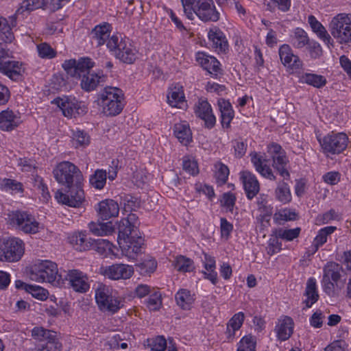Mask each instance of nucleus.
Wrapping results in <instances>:
<instances>
[{"label":"nucleus","instance_id":"obj_1","mask_svg":"<svg viewBox=\"0 0 351 351\" xmlns=\"http://www.w3.org/2000/svg\"><path fill=\"white\" fill-rule=\"evenodd\" d=\"M93 66L94 62L88 58H82L78 60L70 59L65 60L62 64V68L67 75L80 79V86L86 92L94 90L106 80V75L102 73L90 72Z\"/></svg>","mask_w":351,"mask_h":351},{"label":"nucleus","instance_id":"obj_2","mask_svg":"<svg viewBox=\"0 0 351 351\" xmlns=\"http://www.w3.org/2000/svg\"><path fill=\"white\" fill-rule=\"evenodd\" d=\"M181 2L186 16L191 20L194 19V15L204 22L219 19V13L213 0H181Z\"/></svg>","mask_w":351,"mask_h":351},{"label":"nucleus","instance_id":"obj_3","mask_svg":"<svg viewBox=\"0 0 351 351\" xmlns=\"http://www.w3.org/2000/svg\"><path fill=\"white\" fill-rule=\"evenodd\" d=\"M123 95L118 88L106 87L99 95L98 105L102 108V112L107 117L120 114L123 108Z\"/></svg>","mask_w":351,"mask_h":351},{"label":"nucleus","instance_id":"obj_4","mask_svg":"<svg viewBox=\"0 0 351 351\" xmlns=\"http://www.w3.org/2000/svg\"><path fill=\"white\" fill-rule=\"evenodd\" d=\"M95 300L99 310L112 314L123 306V300L109 287L101 284L95 289Z\"/></svg>","mask_w":351,"mask_h":351},{"label":"nucleus","instance_id":"obj_5","mask_svg":"<svg viewBox=\"0 0 351 351\" xmlns=\"http://www.w3.org/2000/svg\"><path fill=\"white\" fill-rule=\"evenodd\" d=\"M107 47L124 63L132 64L136 59V49L128 38L112 35L107 42Z\"/></svg>","mask_w":351,"mask_h":351},{"label":"nucleus","instance_id":"obj_6","mask_svg":"<svg viewBox=\"0 0 351 351\" xmlns=\"http://www.w3.org/2000/svg\"><path fill=\"white\" fill-rule=\"evenodd\" d=\"M54 178L59 184L71 187L74 184H82L83 175L80 169L69 161L59 163L53 169Z\"/></svg>","mask_w":351,"mask_h":351},{"label":"nucleus","instance_id":"obj_7","mask_svg":"<svg viewBox=\"0 0 351 351\" xmlns=\"http://www.w3.org/2000/svg\"><path fill=\"white\" fill-rule=\"evenodd\" d=\"M330 30L339 43L351 42V14H337L330 23Z\"/></svg>","mask_w":351,"mask_h":351},{"label":"nucleus","instance_id":"obj_8","mask_svg":"<svg viewBox=\"0 0 351 351\" xmlns=\"http://www.w3.org/2000/svg\"><path fill=\"white\" fill-rule=\"evenodd\" d=\"M324 154L326 156L339 154L343 152L348 146V137L343 132L335 133L332 132L319 139Z\"/></svg>","mask_w":351,"mask_h":351},{"label":"nucleus","instance_id":"obj_9","mask_svg":"<svg viewBox=\"0 0 351 351\" xmlns=\"http://www.w3.org/2000/svg\"><path fill=\"white\" fill-rule=\"evenodd\" d=\"M30 278L38 282L52 283L62 280L61 274H58L57 265L49 261H45L36 265L30 274Z\"/></svg>","mask_w":351,"mask_h":351},{"label":"nucleus","instance_id":"obj_10","mask_svg":"<svg viewBox=\"0 0 351 351\" xmlns=\"http://www.w3.org/2000/svg\"><path fill=\"white\" fill-rule=\"evenodd\" d=\"M23 254L24 245L21 239H0V261L16 262Z\"/></svg>","mask_w":351,"mask_h":351},{"label":"nucleus","instance_id":"obj_11","mask_svg":"<svg viewBox=\"0 0 351 351\" xmlns=\"http://www.w3.org/2000/svg\"><path fill=\"white\" fill-rule=\"evenodd\" d=\"M66 193H63L58 190L55 194V198L59 203L72 207H79L84 199V193L82 189V184H74L71 187H66Z\"/></svg>","mask_w":351,"mask_h":351},{"label":"nucleus","instance_id":"obj_12","mask_svg":"<svg viewBox=\"0 0 351 351\" xmlns=\"http://www.w3.org/2000/svg\"><path fill=\"white\" fill-rule=\"evenodd\" d=\"M268 152L273 160L272 167L284 179H289L290 174L287 166L289 160L285 151L277 143H272L268 146Z\"/></svg>","mask_w":351,"mask_h":351},{"label":"nucleus","instance_id":"obj_13","mask_svg":"<svg viewBox=\"0 0 351 351\" xmlns=\"http://www.w3.org/2000/svg\"><path fill=\"white\" fill-rule=\"evenodd\" d=\"M64 280L68 285L75 292L85 293L90 289L89 278L88 275L79 269H69L66 271Z\"/></svg>","mask_w":351,"mask_h":351},{"label":"nucleus","instance_id":"obj_14","mask_svg":"<svg viewBox=\"0 0 351 351\" xmlns=\"http://www.w3.org/2000/svg\"><path fill=\"white\" fill-rule=\"evenodd\" d=\"M10 224L16 226L25 233L35 234L38 232L39 223L34 217L25 212H15L10 215Z\"/></svg>","mask_w":351,"mask_h":351},{"label":"nucleus","instance_id":"obj_15","mask_svg":"<svg viewBox=\"0 0 351 351\" xmlns=\"http://www.w3.org/2000/svg\"><path fill=\"white\" fill-rule=\"evenodd\" d=\"M53 103L56 104L62 110L64 116L68 118L84 115L87 112V108L82 102H79L75 99L57 97L54 99Z\"/></svg>","mask_w":351,"mask_h":351},{"label":"nucleus","instance_id":"obj_16","mask_svg":"<svg viewBox=\"0 0 351 351\" xmlns=\"http://www.w3.org/2000/svg\"><path fill=\"white\" fill-rule=\"evenodd\" d=\"M136 219L134 214H130L127 218L120 220L118 223V238L119 241H127L132 237L138 236V229L136 225L132 222Z\"/></svg>","mask_w":351,"mask_h":351},{"label":"nucleus","instance_id":"obj_17","mask_svg":"<svg viewBox=\"0 0 351 351\" xmlns=\"http://www.w3.org/2000/svg\"><path fill=\"white\" fill-rule=\"evenodd\" d=\"M123 254L130 259H136L142 253L144 239L141 236L132 237L119 243Z\"/></svg>","mask_w":351,"mask_h":351},{"label":"nucleus","instance_id":"obj_18","mask_svg":"<svg viewBox=\"0 0 351 351\" xmlns=\"http://www.w3.org/2000/svg\"><path fill=\"white\" fill-rule=\"evenodd\" d=\"M196 60L211 77L217 78L219 75H222L220 62L215 57L199 52L196 55Z\"/></svg>","mask_w":351,"mask_h":351},{"label":"nucleus","instance_id":"obj_19","mask_svg":"<svg viewBox=\"0 0 351 351\" xmlns=\"http://www.w3.org/2000/svg\"><path fill=\"white\" fill-rule=\"evenodd\" d=\"M195 114L204 121V125L208 129L213 128L216 118L213 113L211 106L206 100L199 99L195 106Z\"/></svg>","mask_w":351,"mask_h":351},{"label":"nucleus","instance_id":"obj_20","mask_svg":"<svg viewBox=\"0 0 351 351\" xmlns=\"http://www.w3.org/2000/svg\"><path fill=\"white\" fill-rule=\"evenodd\" d=\"M279 56L283 65L293 71L300 69L302 66V61L298 56L293 53L288 45H282L279 49Z\"/></svg>","mask_w":351,"mask_h":351},{"label":"nucleus","instance_id":"obj_21","mask_svg":"<svg viewBox=\"0 0 351 351\" xmlns=\"http://www.w3.org/2000/svg\"><path fill=\"white\" fill-rule=\"evenodd\" d=\"M0 73L6 75L12 80H20L24 73V68L22 63L18 61L10 60L9 58L4 61L0 68Z\"/></svg>","mask_w":351,"mask_h":351},{"label":"nucleus","instance_id":"obj_22","mask_svg":"<svg viewBox=\"0 0 351 351\" xmlns=\"http://www.w3.org/2000/svg\"><path fill=\"white\" fill-rule=\"evenodd\" d=\"M134 273L133 267L125 264H114L105 270V275L112 280L128 279Z\"/></svg>","mask_w":351,"mask_h":351},{"label":"nucleus","instance_id":"obj_23","mask_svg":"<svg viewBox=\"0 0 351 351\" xmlns=\"http://www.w3.org/2000/svg\"><path fill=\"white\" fill-rule=\"evenodd\" d=\"M97 213L102 220H108L119 215V206L113 199H104L98 204Z\"/></svg>","mask_w":351,"mask_h":351},{"label":"nucleus","instance_id":"obj_24","mask_svg":"<svg viewBox=\"0 0 351 351\" xmlns=\"http://www.w3.org/2000/svg\"><path fill=\"white\" fill-rule=\"evenodd\" d=\"M241 178L243 181L247 197L249 199L254 198L260 190V184L256 176L250 171H243Z\"/></svg>","mask_w":351,"mask_h":351},{"label":"nucleus","instance_id":"obj_25","mask_svg":"<svg viewBox=\"0 0 351 351\" xmlns=\"http://www.w3.org/2000/svg\"><path fill=\"white\" fill-rule=\"evenodd\" d=\"M294 322L290 317L284 316L278 319L275 327L277 337L280 341H286L293 332Z\"/></svg>","mask_w":351,"mask_h":351},{"label":"nucleus","instance_id":"obj_26","mask_svg":"<svg viewBox=\"0 0 351 351\" xmlns=\"http://www.w3.org/2000/svg\"><path fill=\"white\" fill-rule=\"evenodd\" d=\"M21 123L20 117L9 109L0 112V129L3 131H12Z\"/></svg>","mask_w":351,"mask_h":351},{"label":"nucleus","instance_id":"obj_27","mask_svg":"<svg viewBox=\"0 0 351 351\" xmlns=\"http://www.w3.org/2000/svg\"><path fill=\"white\" fill-rule=\"evenodd\" d=\"M250 155L252 162L256 170L264 178L270 180H275L276 176L274 175L271 169L267 165V160L256 152H253Z\"/></svg>","mask_w":351,"mask_h":351},{"label":"nucleus","instance_id":"obj_28","mask_svg":"<svg viewBox=\"0 0 351 351\" xmlns=\"http://www.w3.org/2000/svg\"><path fill=\"white\" fill-rule=\"evenodd\" d=\"M110 28L111 26L108 23L96 25L90 33V39L95 43L97 46L103 45L105 43H107L110 38Z\"/></svg>","mask_w":351,"mask_h":351},{"label":"nucleus","instance_id":"obj_29","mask_svg":"<svg viewBox=\"0 0 351 351\" xmlns=\"http://www.w3.org/2000/svg\"><path fill=\"white\" fill-rule=\"evenodd\" d=\"M245 315L243 312L235 313L226 324V330L225 334L228 341H232L234 339L235 332L239 330L244 322Z\"/></svg>","mask_w":351,"mask_h":351},{"label":"nucleus","instance_id":"obj_30","mask_svg":"<svg viewBox=\"0 0 351 351\" xmlns=\"http://www.w3.org/2000/svg\"><path fill=\"white\" fill-rule=\"evenodd\" d=\"M46 7V0H23L21 6L16 11L14 15L10 17L11 25L16 26V15L21 14L25 11L31 12L39 8H45Z\"/></svg>","mask_w":351,"mask_h":351},{"label":"nucleus","instance_id":"obj_31","mask_svg":"<svg viewBox=\"0 0 351 351\" xmlns=\"http://www.w3.org/2000/svg\"><path fill=\"white\" fill-rule=\"evenodd\" d=\"M208 38L213 43V47L218 52H223L228 48V42L223 33L217 28L211 29Z\"/></svg>","mask_w":351,"mask_h":351},{"label":"nucleus","instance_id":"obj_32","mask_svg":"<svg viewBox=\"0 0 351 351\" xmlns=\"http://www.w3.org/2000/svg\"><path fill=\"white\" fill-rule=\"evenodd\" d=\"M323 270V278L333 281L337 286L341 273L343 272V267L337 263L331 261L327 263Z\"/></svg>","mask_w":351,"mask_h":351},{"label":"nucleus","instance_id":"obj_33","mask_svg":"<svg viewBox=\"0 0 351 351\" xmlns=\"http://www.w3.org/2000/svg\"><path fill=\"white\" fill-rule=\"evenodd\" d=\"M308 21L313 31L320 39H322L328 46L330 45H332V40L330 34L326 31V28L316 19L314 16H308Z\"/></svg>","mask_w":351,"mask_h":351},{"label":"nucleus","instance_id":"obj_34","mask_svg":"<svg viewBox=\"0 0 351 351\" xmlns=\"http://www.w3.org/2000/svg\"><path fill=\"white\" fill-rule=\"evenodd\" d=\"M175 136L183 145H186L192 141V133L186 122L176 123L173 127Z\"/></svg>","mask_w":351,"mask_h":351},{"label":"nucleus","instance_id":"obj_35","mask_svg":"<svg viewBox=\"0 0 351 351\" xmlns=\"http://www.w3.org/2000/svg\"><path fill=\"white\" fill-rule=\"evenodd\" d=\"M218 106L221 112V124L223 128H229L231 121L234 117V111L231 104L224 99L218 101Z\"/></svg>","mask_w":351,"mask_h":351},{"label":"nucleus","instance_id":"obj_36","mask_svg":"<svg viewBox=\"0 0 351 351\" xmlns=\"http://www.w3.org/2000/svg\"><path fill=\"white\" fill-rule=\"evenodd\" d=\"M90 231L96 236H106L114 231V227L111 221L100 223L90 222L88 225Z\"/></svg>","mask_w":351,"mask_h":351},{"label":"nucleus","instance_id":"obj_37","mask_svg":"<svg viewBox=\"0 0 351 351\" xmlns=\"http://www.w3.org/2000/svg\"><path fill=\"white\" fill-rule=\"evenodd\" d=\"M306 299L304 301L307 308H310L319 299V295L317 291L316 282L313 278L308 280L304 293Z\"/></svg>","mask_w":351,"mask_h":351},{"label":"nucleus","instance_id":"obj_38","mask_svg":"<svg viewBox=\"0 0 351 351\" xmlns=\"http://www.w3.org/2000/svg\"><path fill=\"white\" fill-rule=\"evenodd\" d=\"M300 82L307 84L317 88H320L324 86L327 82L325 77L308 73L303 74L300 78Z\"/></svg>","mask_w":351,"mask_h":351},{"label":"nucleus","instance_id":"obj_39","mask_svg":"<svg viewBox=\"0 0 351 351\" xmlns=\"http://www.w3.org/2000/svg\"><path fill=\"white\" fill-rule=\"evenodd\" d=\"M204 267L207 271H204V277L210 280L213 285L217 282V274L215 271V261L213 257L204 254Z\"/></svg>","mask_w":351,"mask_h":351},{"label":"nucleus","instance_id":"obj_40","mask_svg":"<svg viewBox=\"0 0 351 351\" xmlns=\"http://www.w3.org/2000/svg\"><path fill=\"white\" fill-rule=\"evenodd\" d=\"M91 248L101 255H107L112 252L113 245L107 239H98L90 240Z\"/></svg>","mask_w":351,"mask_h":351},{"label":"nucleus","instance_id":"obj_41","mask_svg":"<svg viewBox=\"0 0 351 351\" xmlns=\"http://www.w3.org/2000/svg\"><path fill=\"white\" fill-rule=\"evenodd\" d=\"M176 300L183 310H189L195 300L189 291L182 289L176 293Z\"/></svg>","mask_w":351,"mask_h":351},{"label":"nucleus","instance_id":"obj_42","mask_svg":"<svg viewBox=\"0 0 351 351\" xmlns=\"http://www.w3.org/2000/svg\"><path fill=\"white\" fill-rule=\"evenodd\" d=\"M90 240L93 239H87L86 236L83 233L75 234L71 237V243H73L77 250L86 251L91 248Z\"/></svg>","mask_w":351,"mask_h":351},{"label":"nucleus","instance_id":"obj_43","mask_svg":"<svg viewBox=\"0 0 351 351\" xmlns=\"http://www.w3.org/2000/svg\"><path fill=\"white\" fill-rule=\"evenodd\" d=\"M301 231L300 228L293 229L277 228L273 231V235L288 241H293L299 237Z\"/></svg>","mask_w":351,"mask_h":351},{"label":"nucleus","instance_id":"obj_44","mask_svg":"<svg viewBox=\"0 0 351 351\" xmlns=\"http://www.w3.org/2000/svg\"><path fill=\"white\" fill-rule=\"evenodd\" d=\"M335 230V226H327L319 230L318 234H317L313 241L315 252L320 246L326 242L327 237L333 233Z\"/></svg>","mask_w":351,"mask_h":351},{"label":"nucleus","instance_id":"obj_45","mask_svg":"<svg viewBox=\"0 0 351 351\" xmlns=\"http://www.w3.org/2000/svg\"><path fill=\"white\" fill-rule=\"evenodd\" d=\"M107 173L106 170L97 169L90 177V184L97 189H102L106 182Z\"/></svg>","mask_w":351,"mask_h":351},{"label":"nucleus","instance_id":"obj_46","mask_svg":"<svg viewBox=\"0 0 351 351\" xmlns=\"http://www.w3.org/2000/svg\"><path fill=\"white\" fill-rule=\"evenodd\" d=\"M184 95L182 86H176L170 89L167 99L171 106L176 107L178 104L184 101Z\"/></svg>","mask_w":351,"mask_h":351},{"label":"nucleus","instance_id":"obj_47","mask_svg":"<svg viewBox=\"0 0 351 351\" xmlns=\"http://www.w3.org/2000/svg\"><path fill=\"white\" fill-rule=\"evenodd\" d=\"M275 194L276 199L284 204L288 203L291 200L289 188L288 184L285 182H280L278 184Z\"/></svg>","mask_w":351,"mask_h":351},{"label":"nucleus","instance_id":"obj_48","mask_svg":"<svg viewBox=\"0 0 351 351\" xmlns=\"http://www.w3.org/2000/svg\"><path fill=\"white\" fill-rule=\"evenodd\" d=\"M292 40L293 46L298 49L303 48L310 42L306 32L300 28L295 29Z\"/></svg>","mask_w":351,"mask_h":351},{"label":"nucleus","instance_id":"obj_49","mask_svg":"<svg viewBox=\"0 0 351 351\" xmlns=\"http://www.w3.org/2000/svg\"><path fill=\"white\" fill-rule=\"evenodd\" d=\"M14 38L12 28L7 20L0 16V39L5 43H11Z\"/></svg>","mask_w":351,"mask_h":351},{"label":"nucleus","instance_id":"obj_50","mask_svg":"<svg viewBox=\"0 0 351 351\" xmlns=\"http://www.w3.org/2000/svg\"><path fill=\"white\" fill-rule=\"evenodd\" d=\"M297 214L290 209H283L274 215V220L276 223L281 225L284 221H293L296 219Z\"/></svg>","mask_w":351,"mask_h":351},{"label":"nucleus","instance_id":"obj_51","mask_svg":"<svg viewBox=\"0 0 351 351\" xmlns=\"http://www.w3.org/2000/svg\"><path fill=\"white\" fill-rule=\"evenodd\" d=\"M175 267L178 271L182 272H189L194 269L193 261L184 256L176 258Z\"/></svg>","mask_w":351,"mask_h":351},{"label":"nucleus","instance_id":"obj_52","mask_svg":"<svg viewBox=\"0 0 351 351\" xmlns=\"http://www.w3.org/2000/svg\"><path fill=\"white\" fill-rule=\"evenodd\" d=\"M45 341H46L45 343L36 351H60L62 350V344L56 338V335H50Z\"/></svg>","mask_w":351,"mask_h":351},{"label":"nucleus","instance_id":"obj_53","mask_svg":"<svg viewBox=\"0 0 351 351\" xmlns=\"http://www.w3.org/2000/svg\"><path fill=\"white\" fill-rule=\"evenodd\" d=\"M256 339L251 335L244 336L238 344L237 351H255Z\"/></svg>","mask_w":351,"mask_h":351},{"label":"nucleus","instance_id":"obj_54","mask_svg":"<svg viewBox=\"0 0 351 351\" xmlns=\"http://www.w3.org/2000/svg\"><path fill=\"white\" fill-rule=\"evenodd\" d=\"M27 287V293H31L34 298L42 301L45 300L48 298L49 293L45 289L32 285Z\"/></svg>","mask_w":351,"mask_h":351},{"label":"nucleus","instance_id":"obj_55","mask_svg":"<svg viewBox=\"0 0 351 351\" xmlns=\"http://www.w3.org/2000/svg\"><path fill=\"white\" fill-rule=\"evenodd\" d=\"M149 341L153 351H165L167 348V341L162 336H158Z\"/></svg>","mask_w":351,"mask_h":351},{"label":"nucleus","instance_id":"obj_56","mask_svg":"<svg viewBox=\"0 0 351 351\" xmlns=\"http://www.w3.org/2000/svg\"><path fill=\"white\" fill-rule=\"evenodd\" d=\"M50 335H56V332L36 327L32 330V336L39 341H45Z\"/></svg>","mask_w":351,"mask_h":351},{"label":"nucleus","instance_id":"obj_57","mask_svg":"<svg viewBox=\"0 0 351 351\" xmlns=\"http://www.w3.org/2000/svg\"><path fill=\"white\" fill-rule=\"evenodd\" d=\"M306 46L311 58L317 59L323 55L322 47L317 42L314 40L310 41Z\"/></svg>","mask_w":351,"mask_h":351},{"label":"nucleus","instance_id":"obj_58","mask_svg":"<svg viewBox=\"0 0 351 351\" xmlns=\"http://www.w3.org/2000/svg\"><path fill=\"white\" fill-rule=\"evenodd\" d=\"M39 56L43 58H53L56 56V51L47 43H42L38 45Z\"/></svg>","mask_w":351,"mask_h":351},{"label":"nucleus","instance_id":"obj_59","mask_svg":"<svg viewBox=\"0 0 351 351\" xmlns=\"http://www.w3.org/2000/svg\"><path fill=\"white\" fill-rule=\"evenodd\" d=\"M183 169L191 175H196L199 172L197 163L194 160H191L189 158H184L183 159Z\"/></svg>","mask_w":351,"mask_h":351},{"label":"nucleus","instance_id":"obj_60","mask_svg":"<svg viewBox=\"0 0 351 351\" xmlns=\"http://www.w3.org/2000/svg\"><path fill=\"white\" fill-rule=\"evenodd\" d=\"M257 206L258 210L261 213L260 215H266V216H271L273 208L267 204V199L263 197L257 199Z\"/></svg>","mask_w":351,"mask_h":351},{"label":"nucleus","instance_id":"obj_61","mask_svg":"<svg viewBox=\"0 0 351 351\" xmlns=\"http://www.w3.org/2000/svg\"><path fill=\"white\" fill-rule=\"evenodd\" d=\"M162 304L161 295L158 293L149 296L147 301V306L150 311H157Z\"/></svg>","mask_w":351,"mask_h":351},{"label":"nucleus","instance_id":"obj_62","mask_svg":"<svg viewBox=\"0 0 351 351\" xmlns=\"http://www.w3.org/2000/svg\"><path fill=\"white\" fill-rule=\"evenodd\" d=\"M228 167L225 165L221 164L218 171L216 172V179L217 183L219 185L224 184L228 180Z\"/></svg>","mask_w":351,"mask_h":351},{"label":"nucleus","instance_id":"obj_63","mask_svg":"<svg viewBox=\"0 0 351 351\" xmlns=\"http://www.w3.org/2000/svg\"><path fill=\"white\" fill-rule=\"evenodd\" d=\"M2 186L6 190H12L17 192H23V184L14 180L12 179H4L2 181Z\"/></svg>","mask_w":351,"mask_h":351},{"label":"nucleus","instance_id":"obj_64","mask_svg":"<svg viewBox=\"0 0 351 351\" xmlns=\"http://www.w3.org/2000/svg\"><path fill=\"white\" fill-rule=\"evenodd\" d=\"M73 140L80 146L87 145L90 142L88 135L82 130H77L73 132Z\"/></svg>","mask_w":351,"mask_h":351}]
</instances>
